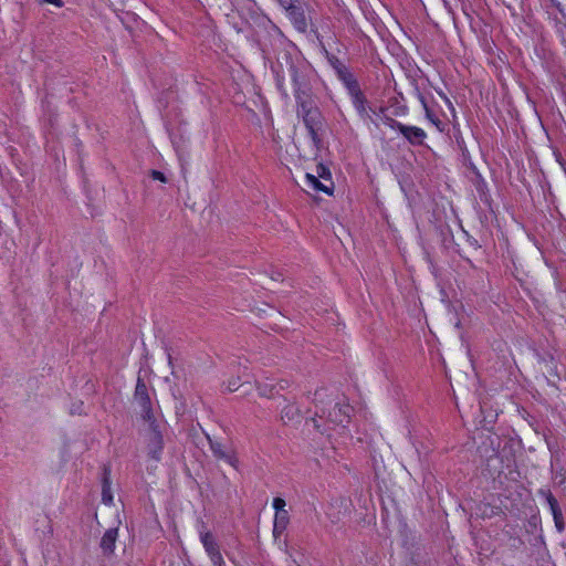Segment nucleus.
Instances as JSON below:
<instances>
[{"instance_id": "f03ea898", "label": "nucleus", "mask_w": 566, "mask_h": 566, "mask_svg": "<svg viewBox=\"0 0 566 566\" xmlns=\"http://www.w3.org/2000/svg\"><path fill=\"white\" fill-rule=\"evenodd\" d=\"M297 116L302 118L317 150L323 147L322 132L324 117L313 97L296 102Z\"/></svg>"}, {"instance_id": "6ab92c4d", "label": "nucleus", "mask_w": 566, "mask_h": 566, "mask_svg": "<svg viewBox=\"0 0 566 566\" xmlns=\"http://www.w3.org/2000/svg\"><path fill=\"white\" fill-rule=\"evenodd\" d=\"M208 439L210 442L211 451L213 452V454L217 458H219V459L228 458L227 454L224 453V451L222 450V444L220 442L212 441L210 438H208Z\"/></svg>"}, {"instance_id": "bb28decb", "label": "nucleus", "mask_w": 566, "mask_h": 566, "mask_svg": "<svg viewBox=\"0 0 566 566\" xmlns=\"http://www.w3.org/2000/svg\"><path fill=\"white\" fill-rule=\"evenodd\" d=\"M428 118H429L432 123H434V124L440 123V120H439V119H437V120H436V119L433 118V115H432V113H431V112H430V117H428Z\"/></svg>"}, {"instance_id": "dca6fc26", "label": "nucleus", "mask_w": 566, "mask_h": 566, "mask_svg": "<svg viewBox=\"0 0 566 566\" xmlns=\"http://www.w3.org/2000/svg\"><path fill=\"white\" fill-rule=\"evenodd\" d=\"M538 495L544 497L551 509L552 514L560 512L562 509L559 507V504L555 496L552 494L551 490L542 488L538 490Z\"/></svg>"}, {"instance_id": "1a4fd4ad", "label": "nucleus", "mask_w": 566, "mask_h": 566, "mask_svg": "<svg viewBox=\"0 0 566 566\" xmlns=\"http://www.w3.org/2000/svg\"><path fill=\"white\" fill-rule=\"evenodd\" d=\"M118 537V528L111 527L108 528L104 535L102 536L99 547L102 549L103 556L111 557L115 551V544Z\"/></svg>"}, {"instance_id": "393cba45", "label": "nucleus", "mask_w": 566, "mask_h": 566, "mask_svg": "<svg viewBox=\"0 0 566 566\" xmlns=\"http://www.w3.org/2000/svg\"><path fill=\"white\" fill-rule=\"evenodd\" d=\"M287 418L289 420H292L294 418V408L287 407L282 411V419Z\"/></svg>"}, {"instance_id": "0eeeda50", "label": "nucleus", "mask_w": 566, "mask_h": 566, "mask_svg": "<svg viewBox=\"0 0 566 566\" xmlns=\"http://www.w3.org/2000/svg\"><path fill=\"white\" fill-rule=\"evenodd\" d=\"M326 55L331 66L334 69L337 77L343 82L346 88L357 83L353 73L337 56L329 54L328 52H326Z\"/></svg>"}, {"instance_id": "f257e3e1", "label": "nucleus", "mask_w": 566, "mask_h": 566, "mask_svg": "<svg viewBox=\"0 0 566 566\" xmlns=\"http://www.w3.org/2000/svg\"><path fill=\"white\" fill-rule=\"evenodd\" d=\"M315 76L313 67L303 59H293L289 54H284L283 61L279 62L276 71V84L284 96L287 92L284 88L283 81L289 77L293 84L295 101H303L313 97L312 80Z\"/></svg>"}, {"instance_id": "4be33fe9", "label": "nucleus", "mask_w": 566, "mask_h": 566, "mask_svg": "<svg viewBox=\"0 0 566 566\" xmlns=\"http://www.w3.org/2000/svg\"><path fill=\"white\" fill-rule=\"evenodd\" d=\"M554 523L556 526V530L562 533L565 530V523H564V516L563 512L553 513Z\"/></svg>"}, {"instance_id": "412c9836", "label": "nucleus", "mask_w": 566, "mask_h": 566, "mask_svg": "<svg viewBox=\"0 0 566 566\" xmlns=\"http://www.w3.org/2000/svg\"><path fill=\"white\" fill-rule=\"evenodd\" d=\"M316 174L318 178H322L324 180H328L329 182L332 181V175H331V171L329 169L324 166L323 164H318L316 166Z\"/></svg>"}, {"instance_id": "2eb2a0df", "label": "nucleus", "mask_w": 566, "mask_h": 566, "mask_svg": "<svg viewBox=\"0 0 566 566\" xmlns=\"http://www.w3.org/2000/svg\"><path fill=\"white\" fill-rule=\"evenodd\" d=\"M289 524V513H275L273 535L275 538L280 537L286 530Z\"/></svg>"}, {"instance_id": "20e7f679", "label": "nucleus", "mask_w": 566, "mask_h": 566, "mask_svg": "<svg viewBox=\"0 0 566 566\" xmlns=\"http://www.w3.org/2000/svg\"><path fill=\"white\" fill-rule=\"evenodd\" d=\"M149 422V432L147 438V450L148 455L155 461H159L161 457V452L164 449V440L158 426L155 423V420Z\"/></svg>"}, {"instance_id": "9b49d317", "label": "nucleus", "mask_w": 566, "mask_h": 566, "mask_svg": "<svg viewBox=\"0 0 566 566\" xmlns=\"http://www.w3.org/2000/svg\"><path fill=\"white\" fill-rule=\"evenodd\" d=\"M347 91L352 97L353 105L356 108V111L359 113V115H361V116L367 115L366 107H365L366 98L364 96V93L360 90L358 82L355 83L354 85H352L350 87H348Z\"/></svg>"}, {"instance_id": "5701e85b", "label": "nucleus", "mask_w": 566, "mask_h": 566, "mask_svg": "<svg viewBox=\"0 0 566 566\" xmlns=\"http://www.w3.org/2000/svg\"><path fill=\"white\" fill-rule=\"evenodd\" d=\"M285 500H283L282 497H274L273 500V507L275 509V513H287V511L285 510Z\"/></svg>"}, {"instance_id": "39448f33", "label": "nucleus", "mask_w": 566, "mask_h": 566, "mask_svg": "<svg viewBox=\"0 0 566 566\" xmlns=\"http://www.w3.org/2000/svg\"><path fill=\"white\" fill-rule=\"evenodd\" d=\"M135 401L138 403L142 416L144 420L151 421L154 420L153 410H151V402L150 398L147 391L146 385L138 379L136 388H135Z\"/></svg>"}, {"instance_id": "7ed1b4c3", "label": "nucleus", "mask_w": 566, "mask_h": 566, "mask_svg": "<svg viewBox=\"0 0 566 566\" xmlns=\"http://www.w3.org/2000/svg\"><path fill=\"white\" fill-rule=\"evenodd\" d=\"M280 7L285 11L287 18L298 32L305 33L307 31V19L304 6L300 0H286V3Z\"/></svg>"}, {"instance_id": "c85d7f7f", "label": "nucleus", "mask_w": 566, "mask_h": 566, "mask_svg": "<svg viewBox=\"0 0 566 566\" xmlns=\"http://www.w3.org/2000/svg\"><path fill=\"white\" fill-rule=\"evenodd\" d=\"M274 1L277 2L279 6L286 3V0H274Z\"/></svg>"}, {"instance_id": "b1692460", "label": "nucleus", "mask_w": 566, "mask_h": 566, "mask_svg": "<svg viewBox=\"0 0 566 566\" xmlns=\"http://www.w3.org/2000/svg\"><path fill=\"white\" fill-rule=\"evenodd\" d=\"M150 176H151V178L154 180H159L161 182H166L167 181L166 176L161 171H159V170H151L150 171Z\"/></svg>"}, {"instance_id": "9d476101", "label": "nucleus", "mask_w": 566, "mask_h": 566, "mask_svg": "<svg viewBox=\"0 0 566 566\" xmlns=\"http://www.w3.org/2000/svg\"><path fill=\"white\" fill-rule=\"evenodd\" d=\"M400 134L415 146H420L427 137L426 132L417 126L402 125Z\"/></svg>"}, {"instance_id": "4468645a", "label": "nucleus", "mask_w": 566, "mask_h": 566, "mask_svg": "<svg viewBox=\"0 0 566 566\" xmlns=\"http://www.w3.org/2000/svg\"><path fill=\"white\" fill-rule=\"evenodd\" d=\"M549 361L546 360L545 358L542 359V363H544L545 367L548 368V375H546V379L549 382V385L557 387L556 380L560 379V373L564 369H559L556 365L553 366L554 356H549Z\"/></svg>"}, {"instance_id": "423d86ee", "label": "nucleus", "mask_w": 566, "mask_h": 566, "mask_svg": "<svg viewBox=\"0 0 566 566\" xmlns=\"http://www.w3.org/2000/svg\"><path fill=\"white\" fill-rule=\"evenodd\" d=\"M200 539L212 564L214 566H223L224 562L220 553L219 545L216 542V538L212 535V533L201 531Z\"/></svg>"}, {"instance_id": "6e6552de", "label": "nucleus", "mask_w": 566, "mask_h": 566, "mask_svg": "<svg viewBox=\"0 0 566 566\" xmlns=\"http://www.w3.org/2000/svg\"><path fill=\"white\" fill-rule=\"evenodd\" d=\"M352 410L349 405L336 402L326 417L331 422L344 426L349 421Z\"/></svg>"}, {"instance_id": "f8f14e48", "label": "nucleus", "mask_w": 566, "mask_h": 566, "mask_svg": "<svg viewBox=\"0 0 566 566\" xmlns=\"http://www.w3.org/2000/svg\"><path fill=\"white\" fill-rule=\"evenodd\" d=\"M329 184H331V186H327V185L323 184L319 180V178L316 177L315 175H312V174H306L305 175L304 185L308 189H312L314 191H322V192H325L327 195H332L333 193L334 184H333V181H331Z\"/></svg>"}, {"instance_id": "cd10ccee", "label": "nucleus", "mask_w": 566, "mask_h": 566, "mask_svg": "<svg viewBox=\"0 0 566 566\" xmlns=\"http://www.w3.org/2000/svg\"><path fill=\"white\" fill-rule=\"evenodd\" d=\"M281 277V273H276V275L272 276L273 281H277Z\"/></svg>"}, {"instance_id": "c756f323", "label": "nucleus", "mask_w": 566, "mask_h": 566, "mask_svg": "<svg viewBox=\"0 0 566 566\" xmlns=\"http://www.w3.org/2000/svg\"><path fill=\"white\" fill-rule=\"evenodd\" d=\"M480 410H481V412H483V405H482V402H480Z\"/></svg>"}, {"instance_id": "ddd939ff", "label": "nucleus", "mask_w": 566, "mask_h": 566, "mask_svg": "<svg viewBox=\"0 0 566 566\" xmlns=\"http://www.w3.org/2000/svg\"><path fill=\"white\" fill-rule=\"evenodd\" d=\"M102 501L104 504L108 505L113 502V494L111 491V469L107 465L103 467Z\"/></svg>"}, {"instance_id": "aec40b11", "label": "nucleus", "mask_w": 566, "mask_h": 566, "mask_svg": "<svg viewBox=\"0 0 566 566\" xmlns=\"http://www.w3.org/2000/svg\"><path fill=\"white\" fill-rule=\"evenodd\" d=\"M553 480L557 486H563L564 489H566V470L560 469L556 471L554 473Z\"/></svg>"}, {"instance_id": "a211bd4d", "label": "nucleus", "mask_w": 566, "mask_h": 566, "mask_svg": "<svg viewBox=\"0 0 566 566\" xmlns=\"http://www.w3.org/2000/svg\"><path fill=\"white\" fill-rule=\"evenodd\" d=\"M380 113H381V120L384 123V125L392 128V129H396L400 133L401 130V127H402V123L394 119L392 117L388 116L386 113H385V109L384 108H380Z\"/></svg>"}, {"instance_id": "f3484780", "label": "nucleus", "mask_w": 566, "mask_h": 566, "mask_svg": "<svg viewBox=\"0 0 566 566\" xmlns=\"http://www.w3.org/2000/svg\"><path fill=\"white\" fill-rule=\"evenodd\" d=\"M380 113H381V120L384 123V125L392 128V129H396L400 133L401 130V127H402V123L394 119L392 117L388 116L386 113H385V109L384 108H380Z\"/></svg>"}, {"instance_id": "a878e982", "label": "nucleus", "mask_w": 566, "mask_h": 566, "mask_svg": "<svg viewBox=\"0 0 566 566\" xmlns=\"http://www.w3.org/2000/svg\"><path fill=\"white\" fill-rule=\"evenodd\" d=\"M419 99L423 106V108L426 109V114H427V117H430V109L428 107V104H427V101H426V97L421 94H419Z\"/></svg>"}]
</instances>
